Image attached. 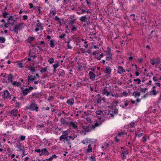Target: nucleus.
I'll return each instance as SVG.
<instances>
[{"instance_id": "37", "label": "nucleus", "mask_w": 161, "mask_h": 161, "mask_svg": "<svg viewBox=\"0 0 161 161\" xmlns=\"http://www.w3.org/2000/svg\"><path fill=\"white\" fill-rule=\"evenodd\" d=\"M6 39L3 37H0V43H3L5 42Z\"/></svg>"}, {"instance_id": "18", "label": "nucleus", "mask_w": 161, "mask_h": 161, "mask_svg": "<svg viewBox=\"0 0 161 161\" xmlns=\"http://www.w3.org/2000/svg\"><path fill=\"white\" fill-rule=\"evenodd\" d=\"M8 80L11 82H12V79L14 78L13 75L12 74H9L8 75V76L7 77Z\"/></svg>"}, {"instance_id": "28", "label": "nucleus", "mask_w": 161, "mask_h": 161, "mask_svg": "<svg viewBox=\"0 0 161 161\" xmlns=\"http://www.w3.org/2000/svg\"><path fill=\"white\" fill-rule=\"evenodd\" d=\"M12 85L13 86H16L18 87H20L21 85V83L20 82H17L16 81H14L13 82Z\"/></svg>"}, {"instance_id": "42", "label": "nucleus", "mask_w": 161, "mask_h": 161, "mask_svg": "<svg viewBox=\"0 0 161 161\" xmlns=\"http://www.w3.org/2000/svg\"><path fill=\"white\" fill-rule=\"evenodd\" d=\"M68 131H69V129L67 130H66L64 131H63L62 132V134L63 135H65L66 136H68Z\"/></svg>"}, {"instance_id": "35", "label": "nucleus", "mask_w": 161, "mask_h": 161, "mask_svg": "<svg viewBox=\"0 0 161 161\" xmlns=\"http://www.w3.org/2000/svg\"><path fill=\"white\" fill-rule=\"evenodd\" d=\"M2 13L3 14V16L4 18H6L8 17L7 15L9 14V13L4 11H2Z\"/></svg>"}, {"instance_id": "5", "label": "nucleus", "mask_w": 161, "mask_h": 161, "mask_svg": "<svg viewBox=\"0 0 161 161\" xmlns=\"http://www.w3.org/2000/svg\"><path fill=\"white\" fill-rule=\"evenodd\" d=\"M125 72V70L124 69L123 67L121 66H119L118 67L117 72L119 74H121L124 72Z\"/></svg>"}, {"instance_id": "50", "label": "nucleus", "mask_w": 161, "mask_h": 161, "mask_svg": "<svg viewBox=\"0 0 161 161\" xmlns=\"http://www.w3.org/2000/svg\"><path fill=\"white\" fill-rule=\"evenodd\" d=\"M54 19H55V20L56 21L58 22H59V23H61L60 20V19L59 18H58V17L57 16H56L55 17Z\"/></svg>"}, {"instance_id": "46", "label": "nucleus", "mask_w": 161, "mask_h": 161, "mask_svg": "<svg viewBox=\"0 0 161 161\" xmlns=\"http://www.w3.org/2000/svg\"><path fill=\"white\" fill-rule=\"evenodd\" d=\"M96 113L97 115H101L103 114V112L101 110H100L97 111Z\"/></svg>"}, {"instance_id": "56", "label": "nucleus", "mask_w": 161, "mask_h": 161, "mask_svg": "<svg viewBox=\"0 0 161 161\" xmlns=\"http://www.w3.org/2000/svg\"><path fill=\"white\" fill-rule=\"evenodd\" d=\"M90 158L91 159L92 161H96V159L93 156H91L90 157Z\"/></svg>"}, {"instance_id": "32", "label": "nucleus", "mask_w": 161, "mask_h": 161, "mask_svg": "<svg viewBox=\"0 0 161 161\" xmlns=\"http://www.w3.org/2000/svg\"><path fill=\"white\" fill-rule=\"evenodd\" d=\"M130 19H132L133 21L136 20V19L135 17V15L134 14H131L130 16Z\"/></svg>"}, {"instance_id": "61", "label": "nucleus", "mask_w": 161, "mask_h": 161, "mask_svg": "<svg viewBox=\"0 0 161 161\" xmlns=\"http://www.w3.org/2000/svg\"><path fill=\"white\" fill-rule=\"evenodd\" d=\"M97 103H100L101 102V100L100 99V98H97Z\"/></svg>"}, {"instance_id": "51", "label": "nucleus", "mask_w": 161, "mask_h": 161, "mask_svg": "<svg viewBox=\"0 0 161 161\" xmlns=\"http://www.w3.org/2000/svg\"><path fill=\"white\" fill-rule=\"evenodd\" d=\"M20 138L21 141H24L25 138V136L23 135L20 136Z\"/></svg>"}, {"instance_id": "14", "label": "nucleus", "mask_w": 161, "mask_h": 161, "mask_svg": "<svg viewBox=\"0 0 161 161\" xmlns=\"http://www.w3.org/2000/svg\"><path fill=\"white\" fill-rule=\"evenodd\" d=\"M18 113V110L16 109H12L10 113V115H13L16 116L17 115Z\"/></svg>"}, {"instance_id": "34", "label": "nucleus", "mask_w": 161, "mask_h": 161, "mask_svg": "<svg viewBox=\"0 0 161 161\" xmlns=\"http://www.w3.org/2000/svg\"><path fill=\"white\" fill-rule=\"evenodd\" d=\"M54 41L53 40H51L50 41V47H54L55 46Z\"/></svg>"}, {"instance_id": "25", "label": "nucleus", "mask_w": 161, "mask_h": 161, "mask_svg": "<svg viewBox=\"0 0 161 161\" xmlns=\"http://www.w3.org/2000/svg\"><path fill=\"white\" fill-rule=\"evenodd\" d=\"M14 19L15 18H14V16L9 15L8 19V21L9 23H11V21H13Z\"/></svg>"}, {"instance_id": "12", "label": "nucleus", "mask_w": 161, "mask_h": 161, "mask_svg": "<svg viewBox=\"0 0 161 161\" xmlns=\"http://www.w3.org/2000/svg\"><path fill=\"white\" fill-rule=\"evenodd\" d=\"M132 96H134L135 97L137 98L139 97L141 95V92L138 91H135L132 94Z\"/></svg>"}, {"instance_id": "2", "label": "nucleus", "mask_w": 161, "mask_h": 161, "mask_svg": "<svg viewBox=\"0 0 161 161\" xmlns=\"http://www.w3.org/2000/svg\"><path fill=\"white\" fill-rule=\"evenodd\" d=\"M37 105V104L36 103H32L30 104L29 106H26L25 108L27 109L32 111H36V112H37L39 108Z\"/></svg>"}, {"instance_id": "7", "label": "nucleus", "mask_w": 161, "mask_h": 161, "mask_svg": "<svg viewBox=\"0 0 161 161\" xmlns=\"http://www.w3.org/2000/svg\"><path fill=\"white\" fill-rule=\"evenodd\" d=\"M111 69L109 66L106 67V69L104 70V71L105 73L107 74L108 75H110L111 73Z\"/></svg>"}, {"instance_id": "47", "label": "nucleus", "mask_w": 161, "mask_h": 161, "mask_svg": "<svg viewBox=\"0 0 161 161\" xmlns=\"http://www.w3.org/2000/svg\"><path fill=\"white\" fill-rule=\"evenodd\" d=\"M133 81L135 82V81H136V82H137V84H139L140 83V82H141V80L139 79V78H137V79H135L133 80Z\"/></svg>"}, {"instance_id": "58", "label": "nucleus", "mask_w": 161, "mask_h": 161, "mask_svg": "<svg viewBox=\"0 0 161 161\" xmlns=\"http://www.w3.org/2000/svg\"><path fill=\"white\" fill-rule=\"evenodd\" d=\"M17 64L20 68H22L23 67V64L21 62L18 63Z\"/></svg>"}, {"instance_id": "60", "label": "nucleus", "mask_w": 161, "mask_h": 161, "mask_svg": "<svg viewBox=\"0 0 161 161\" xmlns=\"http://www.w3.org/2000/svg\"><path fill=\"white\" fill-rule=\"evenodd\" d=\"M153 94L154 95H156L157 94V92L156 91V90L153 89L152 91Z\"/></svg>"}, {"instance_id": "17", "label": "nucleus", "mask_w": 161, "mask_h": 161, "mask_svg": "<svg viewBox=\"0 0 161 161\" xmlns=\"http://www.w3.org/2000/svg\"><path fill=\"white\" fill-rule=\"evenodd\" d=\"M35 37H33V36H29L26 40V41L28 42L29 43H31V42L33 41L35 39Z\"/></svg>"}, {"instance_id": "22", "label": "nucleus", "mask_w": 161, "mask_h": 161, "mask_svg": "<svg viewBox=\"0 0 161 161\" xmlns=\"http://www.w3.org/2000/svg\"><path fill=\"white\" fill-rule=\"evenodd\" d=\"M91 144H89L88 146V148L86 150V153H88L90 152H92V147H91Z\"/></svg>"}, {"instance_id": "36", "label": "nucleus", "mask_w": 161, "mask_h": 161, "mask_svg": "<svg viewBox=\"0 0 161 161\" xmlns=\"http://www.w3.org/2000/svg\"><path fill=\"white\" fill-rule=\"evenodd\" d=\"M103 57V53L101 54L99 56H98V57H97L96 56H95V58L97 59L98 60H100L101 58Z\"/></svg>"}, {"instance_id": "57", "label": "nucleus", "mask_w": 161, "mask_h": 161, "mask_svg": "<svg viewBox=\"0 0 161 161\" xmlns=\"http://www.w3.org/2000/svg\"><path fill=\"white\" fill-rule=\"evenodd\" d=\"M98 54L99 53H97V52L96 51H94L93 53V54L94 55H95V56H96L97 57H98V56L97 55H98Z\"/></svg>"}, {"instance_id": "4", "label": "nucleus", "mask_w": 161, "mask_h": 161, "mask_svg": "<svg viewBox=\"0 0 161 161\" xmlns=\"http://www.w3.org/2000/svg\"><path fill=\"white\" fill-rule=\"evenodd\" d=\"M77 124V123L76 121H70L68 125L69 126H71L73 128L76 129L78 128Z\"/></svg>"}, {"instance_id": "16", "label": "nucleus", "mask_w": 161, "mask_h": 161, "mask_svg": "<svg viewBox=\"0 0 161 161\" xmlns=\"http://www.w3.org/2000/svg\"><path fill=\"white\" fill-rule=\"evenodd\" d=\"M30 92V91H29L28 88H25V90L22 91V93L24 96L27 95Z\"/></svg>"}, {"instance_id": "63", "label": "nucleus", "mask_w": 161, "mask_h": 161, "mask_svg": "<svg viewBox=\"0 0 161 161\" xmlns=\"http://www.w3.org/2000/svg\"><path fill=\"white\" fill-rule=\"evenodd\" d=\"M153 80L154 81H158V78L156 76H154L153 77Z\"/></svg>"}, {"instance_id": "26", "label": "nucleus", "mask_w": 161, "mask_h": 161, "mask_svg": "<svg viewBox=\"0 0 161 161\" xmlns=\"http://www.w3.org/2000/svg\"><path fill=\"white\" fill-rule=\"evenodd\" d=\"M67 136L62 135L59 137V140L62 141L65 140Z\"/></svg>"}, {"instance_id": "19", "label": "nucleus", "mask_w": 161, "mask_h": 161, "mask_svg": "<svg viewBox=\"0 0 161 161\" xmlns=\"http://www.w3.org/2000/svg\"><path fill=\"white\" fill-rule=\"evenodd\" d=\"M58 72L57 74H58L59 77L62 74L64 73V70L61 68H59L58 69Z\"/></svg>"}, {"instance_id": "23", "label": "nucleus", "mask_w": 161, "mask_h": 161, "mask_svg": "<svg viewBox=\"0 0 161 161\" xmlns=\"http://www.w3.org/2000/svg\"><path fill=\"white\" fill-rule=\"evenodd\" d=\"M86 19H87V17L86 16H81L80 18V20L82 22H86Z\"/></svg>"}, {"instance_id": "59", "label": "nucleus", "mask_w": 161, "mask_h": 161, "mask_svg": "<svg viewBox=\"0 0 161 161\" xmlns=\"http://www.w3.org/2000/svg\"><path fill=\"white\" fill-rule=\"evenodd\" d=\"M123 96H126L128 95V93L126 92H124L121 93Z\"/></svg>"}, {"instance_id": "31", "label": "nucleus", "mask_w": 161, "mask_h": 161, "mask_svg": "<svg viewBox=\"0 0 161 161\" xmlns=\"http://www.w3.org/2000/svg\"><path fill=\"white\" fill-rule=\"evenodd\" d=\"M36 26L37 28H39V29L42 30H43V28L42 23H38L37 24Z\"/></svg>"}, {"instance_id": "62", "label": "nucleus", "mask_w": 161, "mask_h": 161, "mask_svg": "<svg viewBox=\"0 0 161 161\" xmlns=\"http://www.w3.org/2000/svg\"><path fill=\"white\" fill-rule=\"evenodd\" d=\"M125 134V133L123 132H121L120 133H119L118 134H117V135L118 136H121V135H123Z\"/></svg>"}, {"instance_id": "20", "label": "nucleus", "mask_w": 161, "mask_h": 161, "mask_svg": "<svg viewBox=\"0 0 161 161\" xmlns=\"http://www.w3.org/2000/svg\"><path fill=\"white\" fill-rule=\"evenodd\" d=\"M107 50L106 51V55H112L111 52V48L110 47H108L107 48Z\"/></svg>"}, {"instance_id": "11", "label": "nucleus", "mask_w": 161, "mask_h": 161, "mask_svg": "<svg viewBox=\"0 0 161 161\" xmlns=\"http://www.w3.org/2000/svg\"><path fill=\"white\" fill-rule=\"evenodd\" d=\"M67 103L71 106L72 105L75 103V100L73 98L68 99L66 102Z\"/></svg>"}, {"instance_id": "44", "label": "nucleus", "mask_w": 161, "mask_h": 161, "mask_svg": "<svg viewBox=\"0 0 161 161\" xmlns=\"http://www.w3.org/2000/svg\"><path fill=\"white\" fill-rule=\"evenodd\" d=\"M54 62V59L53 58H51L48 60V62L50 64H53Z\"/></svg>"}, {"instance_id": "33", "label": "nucleus", "mask_w": 161, "mask_h": 161, "mask_svg": "<svg viewBox=\"0 0 161 161\" xmlns=\"http://www.w3.org/2000/svg\"><path fill=\"white\" fill-rule=\"evenodd\" d=\"M89 141H90L88 139H86L85 140L82 141L81 142L83 144H87Z\"/></svg>"}, {"instance_id": "10", "label": "nucleus", "mask_w": 161, "mask_h": 161, "mask_svg": "<svg viewBox=\"0 0 161 161\" xmlns=\"http://www.w3.org/2000/svg\"><path fill=\"white\" fill-rule=\"evenodd\" d=\"M89 75L90 79L92 80H94L95 78L96 75L92 71L89 72Z\"/></svg>"}, {"instance_id": "64", "label": "nucleus", "mask_w": 161, "mask_h": 161, "mask_svg": "<svg viewBox=\"0 0 161 161\" xmlns=\"http://www.w3.org/2000/svg\"><path fill=\"white\" fill-rule=\"evenodd\" d=\"M51 157V158H52V159H53V158H56L57 157L56 154H54Z\"/></svg>"}, {"instance_id": "29", "label": "nucleus", "mask_w": 161, "mask_h": 161, "mask_svg": "<svg viewBox=\"0 0 161 161\" xmlns=\"http://www.w3.org/2000/svg\"><path fill=\"white\" fill-rule=\"evenodd\" d=\"M107 56L106 58V61H110L112 59V55H106Z\"/></svg>"}, {"instance_id": "24", "label": "nucleus", "mask_w": 161, "mask_h": 161, "mask_svg": "<svg viewBox=\"0 0 161 161\" xmlns=\"http://www.w3.org/2000/svg\"><path fill=\"white\" fill-rule=\"evenodd\" d=\"M55 62H56V63L55 64L53 65V67L54 70H55L59 66V62L58 61H57Z\"/></svg>"}, {"instance_id": "1", "label": "nucleus", "mask_w": 161, "mask_h": 161, "mask_svg": "<svg viewBox=\"0 0 161 161\" xmlns=\"http://www.w3.org/2000/svg\"><path fill=\"white\" fill-rule=\"evenodd\" d=\"M25 24L24 23H19L15 25L13 27V31L15 33L17 34L19 31H20L24 27Z\"/></svg>"}, {"instance_id": "48", "label": "nucleus", "mask_w": 161, "mask_h": 161, "mask_svg": "<svg viewBox=\"0 0 161 161\" xmlns=\"http://www.w3.org/2000/svg\"><path fill=\"white\" fill-rule=\"evenodd\" d=\"M122 153L123 155H125L128 154V152L127 150H125V151H123L122 152Z\"/></svg>"}, {"instance_id": "54", "label": "nucleus", "mask_w": 161, "mask_h": 161, "mask_svg": "<svg viewBox=\"0 0 161 161\" xmlns=\"http://www.w3.org/2000/svg\"><path fill=\"white\" fill-rule=\"evenodd\" d=\"M96 68V66H94L93 68H90L89 69V70H91L92 71V72H95Z\"/></svg>"}, {"instance_id": "38", "label": "nucleus", "mask_w": 161, "mask_h": 161, "mask_svg": "<svg viewBox=\"0 0 161 161\" xmlns=\"http://www.w3.org/2000/svg\"><path fill=\"white\" fill-rule=\"evenodd\" d=\"M47 71V67H45V68H43L42 69L40 70V72L41 73H45Z\"/></svg>"}, {"instance_id": "49", "label": "nucleus", "mask_w": 161, "mask_h": 161, "mask_svg": "<svg viewBox=\"0 0 161 161\" xmlns=\"http://www.w3.org/2000/svg\"><path fill=\"white\" fill-rule=\"evenodd\" d=\"M112 107H116L117 104L115 102L113 101L111 103Z\"/></svg>"}, {"instance_id": "39", "label": "nucleus", "mask_w": 161, "mask_h": 161, "mask_svg": "<svg viewBox=\"0 0 161 161\" xmlns=\"http://www.w3.org/2000/svg\"><path fill=\"white\" fill-rule=\"evenodd\" d=\"M139 87H140V89L139 90L140 92H143L144 93H145L146 92V91L147 90V87L143 88L140 87V86H139Z\"/></svg>"}, {"instance_id": "43", "label": "nucleus", "mask_w": 161, "mask_h": 161, "mask_svg": "<svg viewBox=\"0 0 161 161\" xmlns=\"http://www.w3.org/2000/svg\"><path fill=\"white\" fill-rule=\"evenodd\" d=\"M11 24V23H9L8 21L7 23H5L4 24V26L6 28L10 27V25Z\"/></svg>"}, {"instance_id": "40", "label": "nucleus", "mask_w": 161, "mask_h": 161, "mask_svg": "<svg viewBox=\"0 0 161 161\" xmlns=\"http://www.w3.org/2000/svg\"><path fill=\"white\" fill-rule=\"evenodd\" d=\"M71 41V40L69 39V41L68 42H67V44H68V48L69 49H71L72 48V47L69 44L70 42V41ZM65 42L67 43V42Z\"/></svg>"}, {"instance_id": "3", "label": "nucleus", "mask_w": 161, "mask_h": 161, "mask_svg": "<svg viewBox=\"0 0 161 161\" xmlns=\"http://www.w3.org/2000/svg\"><path fill=\"white\" fill-rule=\"evenodd\" d=\"M85 23L86 24H84V26H85L86 25H92L93 23V20L92 18L90 16H88L87 17Z\"/></svg>"}, {"instance_id": "41", "label": "nucleus", "mask_w": 161, "mask_h": 161, "mask_svg": "<svg viewBox=\"0 0 161 161\" xmlns=\"http://www.w3.org/2000/svg\"><path fill=\"white\" fill-rule=\"evenodd\" d=\"M108 92V91L107 89V87H106L103 90V94L104 95L106 94H107Z\"/></svg>"}, {"instance_id": "15", "label": "nucleus", "mask_w": 161, "mask_h": 161, "mask_svg": "<svg viewBox=\"0 0 161 161\" xmlns=\"http://www.w3.org/2000/svg\"><path fill=\"white\" fill-rule=\"evenodd\" d=\"M41 152L45 155H48L49 154V153L46 148L42 149Z\"/></svg>"}, {"instance_id": "21", "label": "nucleus", "mask_w": 161, "mask_h": 161, "mask_svg": "<svg viewBox=\"0 0 161 161\" xmlns=\"http://www.w3.org/2000/svg\"><path fill=\"white\" fill-rule=\"evenodd\" d=\"M29 70H30L31 72L32 73L36 72V70L35 69V68L31 66H30L29 68Z\"/></svg>"}, {"instance_id": "55", "label": "nucleus", "mask_w": 161, "mask_h": 161, "mask_svg": "<svg viewBox=\"0 0 161 161\" xmlns=\"http://www.w3.org/2000/svg\"><path fill=\"white\" fill-rule=\"evenodd\" d=\"M20 106V103L19 102H17L15 104V106L16 108H19Z\"/></svg>"}, {"instance_id": "9", "label": "nucleus", "mask_w": 161, "mask_h": 161, "mask_svg": "<svg viewBox=\"0 0 161 161\" xmlns=\"http://www.w3.org/2000/svg\"><path fill=\"white\" fill-rule=\"evenodd\" d=\"M90 125H87L86 126H82V128L84 130V131H85V132H89L91 130V129H90Z\"/></svg>"}, {"instance_id": "45", "label": "nucleus", "mask_w": 161, "mask_h": 161, "mask_svg": "<svg viewBox=\"0 0 161 161\" xmlns=\"http://www.w3.org/2000/svg\"><path fill=\"white\" fill-rule=\"evenodd\" d=\"M70 139H69V137H68V136H67L65 140L67 142L68 144L69 145H70L71 144Z\"/></svg>"}, {"instance_id": "6", "label": "nucleus", "mask_w": 161, "mask_h": 161, "mask_svg": "<svg viewBox=\"0 0 161 161\" xmlns=\"http://www.w3.org/2000/svg\"><path fill=\"white\" fill-rule=\"evenodd\" d=\"M4 95L5 97V99L10 98L11 99V95L10 94L8 91L6 90L4 92Z\"/></svg>"}, {"instance_id": "53", "label": "nucleus", "mask_w": 161, "mask_h": 161, "mask_svg": "<svg viewBox=\"0 0 161 161\" xmlns=\"http://www.w3.org/2000/svg\"><path fill=\"white\" fill-rule=\"evenodd\" d=\"M151 64H152V65H154L155 64V58H153V59H151Z\"/></svg>"}, {"instance_id": "27", "label": "nucleus", "mask_w": 161, "mask_h": 161, "mask_svg": "<svg viewBox=\"0 0 161 161\" xmlns=\"http://www.w3.org/2000/svg\"><path fill=\"white\" fill-rule=\"evenodd\" d=\"M75 22V19H74L73 20H69L68 21V24L69 25H71V26H73Z\"/></svg>"}, {"instance_id": "52", "label": "nucleus", "mask_w": 161, "mask_h": 161, "mask_svg": "<svg viewBox=\"0 0 161 161\" xmlns=\"http://www.w3.org/2000/svg\"><path fill=\"white\" fill-rule=\"evenodd\" d=\"M77 136L76 135H75V136H69L68 137H69V139H71L72 140H74L75 138Z\"/></svg>"}, {"instance_id": "30", "label": "nucleus", "mask_w": 161, "mask_h": 161, "mask_svg": "<svg viewBox=\"0 0 161 161\" xmlns=\"http://www.w3.org/2000/svg\"><path fill=\"white\" fill-rule=\"evenodd\" d=\"M35 80V79L34 78H33L30 79V77H27V81L28 82V85H29L30 84V83L32 82V81H34Z\"/></svg>"}, {"instance_id": "8", "label": "nucleus", "mask_w": 161, "mask_h": 161, "mask_svg": "<svg viewBox=\"0 0 161 161\" xmlns=\"http://www.w3.org/2000/svg\"><path fill=\"white\" fill-rule=\"evenodd\" d=\"M110 109L111 110V112L114 114H117L118 112V108L117 107H111Z\"/></svg>"}, {"instance_id": "13", "label": "nucleus", "mask_w": 161, "mask_h": 161, "mask_svg": "<svg viewBox=\"0 0 161 161\" xmlns=\"http://www.w3.org/2000/svg\"><path fill=\"white\" fill-rule=\"evenodd\" d=\"M61 123L62 125H69V122L66 119H65L63 118H62L61 119Z\"/></svg>"}]
</instances>
